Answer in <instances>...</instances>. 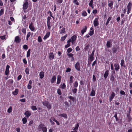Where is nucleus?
Listing matches in <instances>:
<instances>
[{
	"label": "nucleus",
	"mask_w": 132,
	"mask_h": 132,
	"mask_svg": "<svg viewBox=\"0 0 132 132\" xmlns=\"http://www.w3.org/2000/svg\"><path fill=\"white\" fill-rule=\"evenodd\" d=\"M77 38V36L74 35L71 37L68 40V42H71L72 44H74L75 43Z\"/></svg>",
	"instance_id": "1"
},
{
	"label": "nucleus",
	"mask_w": 132,
	"mask_h": 132,
	"mask_svg": "<svg viewBox=\"0 0 132 132\" xmlns=\"http://www.w3.org/2000/svg\"><path fill=\"white\" fill-rule=\"evenodd\" d=\"M42 103L43 105L45 106L47 108L49 109H51V104L49 103V102L48 101H44L42 102Z\"/></svg>",
	"instance_id": "2"
},
{
	"label": "nucleus",
	"mask_w": 132,
	"mask_h": 132,
	"mask_svg": "<svg viewBox=\"0 0 132 132\" xmlns=\"http://www.w3.org/2000/svg\"><path fill=\"white\" fill-rule=\"evenodd\" d=\"M75 68L76 70L78 71L80 70V65L79 62H77L75 65Z\"/></svg>",
	"instance_id": "3"
},
{
	"label": "nucleus",
	"mask_w": 132,
	"mask_h": 132,
	"mask_svg": "<svg viewBox=\"0 0 132 132\" xmlns=\"http://www.w3.org/2000/svg\"><path fill=\"white\" fill-rule=\"evenodd\" d=\"M98 19V18H96L94 21L93 24L95 27H96L99 25Z\"/></svg>",
	"instance_id": "4"
},
{
	"label": "nucleus",
	"mask_w": 132,
	"mask_h": 132,
	"mask_svg": "<svg viewBox=\"0 0 132 132\" xmlns=\"http://www.w3.org/2000/svg\"><path fill=\"white\" fill-rule=\"evenodd\" d=\"M28 6V0H25L23 2V8H27Z\"/></svg>",
	"instance_id": "5"
},
{
	"label": "nucleus",
	"mask_w": 132,
	"mask_h": 132,
	"mask_svg": "<svg viewBox=\"0 0 132 132\" xmlns=\"http://www.w3.org/2000/svg\"><path fill=\"white\" fill-rule=\"evenodd\" d=\"M115 95V93L113 92L112 93L110 96L109 97V100L111 102L112 100Z\"/></svg>",
	"instance_id": "6"
},
{
	"label": "nucleus",
	"mask_w": 132,
	"mask_h": 132,
	"mask_svg": "<svg viewBox=\"0 0 132 132\" xmlns=\"http://www.w3.org/2000/svg\"><path fill=\"white\" fill-rule=\"evenodd\" d=\"M29 28L31 31H35V28L33 25V23L31 22L29 26Z\"/></svg>",
	"instance_id": "7"
},
{
	"label": "nucleus",
	"mask_w": 132,
	"mask_h": 132,
	"mask_svg": "<svg viewBox=\"0 0 132 132\" xmlns=\"http://www.w3.org/2000/svg\"><path fill=\"white\" fill-rule=\"evenodd\" d=\"M119 49V47L118 46H116V47H114L112 48V52L113 53H117Z\"/></svg>",
	"instance_id": "8"
},
{
	"label": "nucleus",
	"mask_w": 132,
	"mask_h": 132,
	"mask_svg": "<svg viewBox=\"0 0 132 132\" xmlns=\"http://www.w3.org/2000/svg\"><path fill=\"white\" fill-rule=\"evenodd\" d=\"M21 41V39L18 36L15 37V39L14 42L17 43H19Z\"/></svg>",
	"instance_id": "9"
},
{
	"label": "nucleus",
	"mask_w": 132,
	"mask_h": 132,
	"mask_svg": "<svg viewBox=\"0 0 132 132\" xmlns=\"http://www.w3.org/2000/svg\"><path fill=\"white\" fill-rule=\"evenodd\" d=\"M10 68V66L9 65H7L5 72V75H8L9 74V69Z\"/></svg>",
	"instance_id": "10"
},
{
	"label": "nucleus",
	"mask_w": 132,
	"mask_h": 132,
	"mask_svg": "<svg viewBox=\"0 0 132 132\" xmlns=\"http://www.w3.org/2000/svg\"><path fill=\"white\" fill-rule=\"evenodd\" d=\"M59 32L60 34H65V28L62 27V28L60 30Z\"/></svg>",
	"instance_id": "11"
},
{
	"label": "nucleus",
	"mask_w": 132,
	"mask_h": 132,
	"mask_svg": "<svg viewBox=\"0 0 132 132\" xmlns=\"http://www.w3.org/2000/svg\"><path fill=\"white\" fill-rule=\"evenodd\" d=\"M112 42L110 41H108L107 42L106 44V46L107 48H110L111 47L112 45Z\"/></svg>",
	"instance_id": "12"
},
{
	"label": "nucleus",
	"mask_w": 132,
	"mask_h": 132,
	"mask_svg": "<svg viewBox=\"0 0 132 132\" xmlns=\"http://www.w3.org/2000/svg\"><path fill=\"white\" fill-rule=\"evenodd\" d=\"M56 79V77L55 76H53L52 78L51 79L50 81L51 83H53L54 82Z\"/></svg>",
	"instance_id": "13"
},
{
	"label": "nucleus",
	"mask_w": 132,
	"mask_h": 132,
	"mask_svg": "<svg viewBox=\"0 0 132 132\" xmlns=\"http://www.w3.org/2000/svg\"><path fill=\"white\" fill-rule=\"evenodd\" d=\"M114 67L115 68V69L116 71H118L119 69V64L117 63H116L114 64Z\"/></svg>",
	"instance_id": "14"
},
{
	"label": "nucleus",
	"mask_w": 132,
	"mask_h": 132,
	"mask_svg": "<svg viewBox=\"0 0 132 132\" xmlns=\"http://www.w3.org/2000/svg\"><path fill=\"white\" fill-rule=\"evenodd\" d=\"M24 114L26 115V117H28L30 116L31 115V113L30 112L27 111L25 112Z\"/></svg>",
	"instance_id": "15"
},
{
	"label": "nucleus",
	"mask_w": 132,
	"mask_h": 132,
	"mask_svg": "<svg viewBox=\"0 0 132 132\" xmlns=\"http://www.w3.org/2000/svg\"><path fill=\"white\" fill-rule=\"evenodd\" d=\"M50 32H47L46 35L44 36L43 38V39L44 40H46L47 38H48L50 36Z\"/></svg>",
	"instance_id": "16"
},
{
	"label": "nucleus",
	"mask_w": 132,
	"mask_h": 132,
	"mask_svg": "<svg viewBox=\"0 0 132 132\" xmlns=\"http://www.w3.org/2000/svg\"><path fill=\"white\" fill-rule=\"evenodd\" d=\"M94 33V30L93 28L92 27H91L90 29V31L89 33V35L90 36H92Z\"/></svg>",
	"instance_id": "17"
},
{
	"label": "nucleus",
	"mask_w": 132,
	"mask_h": 132,
	"mask_svg": "<svg viewBox=\"0 0 132 132\" xmlns=\"http://www.w3.org/2000/svg\"><path fill=\"white\" fill-rule=\"evenodd\" d=\"M61 76H60L58 75L57 76V81L56 83L57 84H59L61 82Z\"/></svg>",
	"instance_id": "18"
},
{
	"label": "nucleus",
	"mask_w": 132,
	"mask_h": 132,
	"mask_svg": "<svg viewBox=\"0 0 132 132\" xmlns=\"http://www.w3.org/2000/svg\"><path fill=\"white\" fill-rule=\"evenodd\" d=\"M59 116L63 117L65 119H67V114L65 113L60 114L59 115Z\"/></svg>",
	"instance_id": "19"
},
{
	"label": "nucleus",
	"mask_w": 132,
	"mask_h": 132,
	"mask_svg": "<svg viewBox=\"0 0 132 132\" xmlns=\"http://www.w3.org/2000/svg\"><path fill=\"white\" fill-rule=\"evenodd\" d=\"M95 93L94 89L93 88L92 89L90 95L92 96H94L95 95Z\"/></svg>",
	"instance_id": "20"
},
{
	"label": "nucleus",
	"mask_w": 132,
	"mask_h": 132,
	"mask_svg": "<svg viewBox=\"0 0 132 132\" xmlns=\"http://www.w3.org/2000/svg\"><path fill=\"white\" fill-rule=\"evenodd\" d=\"M109 72L108 70H107L105 72L104 75V77L105 79L106 78L108 77L109 75Z\"/></svg>",
	"instance_id": "21"
},
{
	"label": "nucleus",
	"mask_w": 132,
	"mask_h": 132,
	"mask_svg": "<svg viewBox=\"0 0 132 132\" xmlns=\"http://www.w3.org/2000/svg\"><path fill=\"white\" fill-rule=\"evenodd\" d=\"M44 73L43 71L39 73V76L40 78L41 79H42L43 78L44 76Z\"/></svg>",
	"instance_id": "22"
},
{
	"label": "nucleus",
	"mask_w": 132,
	"mask_h": 132,
	"mask_svg": "<svg viewBox=\"0 0 132 132\" xmlns=\"http://www.w3.org/2000/svg\"><path fill=\"white\" fill-rule=\"evenodd\" d=\"M18 93V89H15V91L13 92L12 94L14 95H17Z\"/></svg>",
	"instance_id": "23"
},
{
	"label": "nucleus",
	"mask_w": 132,
	"mask_h": 132,
	"mask_svg": "<svg viewBox=\"0 0 132 132\" xmlns=\"http://www.w3.org/2000/svg\"><path fill=\"white\" fill-rule=\"evenodd\" d=\"M67 35L66 34L64 36H62L61 37V38L60 39V40L61 41H64L66 38L67 37Z\"/></svg>",
	"instance_id": "24"
},
{
	"label": "nucleus",
	"mask_w": 132,
	"mask_h": 132,
	"mask_svg": "<svg viewBox=\"0 0 132 132\" xmlns=\"http://www.w3.org/2000/svg\"><path fill=\"white\" fill-rule=\"evenodd\" d=\"M79 126V125L78 123H77V124H76L75 126V127L73 129V130L77 131L78 129Z\"/></svg>",
	"instance_id": "25"
},
{
	"label": "nucleus",
	"mask_w": 132,
	"mask_h": 132,
	"mask_svg": "<svg viewBox=\"0 0 132 132\" xmlns=\"http://www.w3.org/2000/svg\"><path fill=\"white\" fill-rule=\"evenodd\" d=\"M54 56L53 53H50V54L49 57L50 60L53 59H54Z\"/></svg>",
	"instance_id": "26"
},
{
	"label": "nucleus",
	"mask_w": 132,
	"mask_h": 132,
	"mask_svg": "<svg viewBox=\"0 0 132 132\" xmlns=\"http://www.w3.org/2000/svg\"><path fill=\"white\" fill-rule=\"evenodd\" d=\"M87 27L85 26V28H84L81 31V33L82 34H84V33L86 32L87 30Z\"/></svg>",
	"instance_id": "27"
},
{
	"label": "nucleus",
	"mask_w": 132,
	"mask_h": 132,
	"mask_svg": "<svg viewBox=\"0 0 132 132\" xmlns=\"http://www.w3.org/2000/svg\"><path fill=\"white\" fill-rule=\"evenodd\" d=\"M113 2L112 1H109V6L110 7H111L113 5Z\"/></svg>",
	"instance_id": "28"
},
{
	"label": "nucleus",
	"mask_w": 132,
	"mask_h": 132,
	"mask_svg": "<svg viewBox=\"0 0 132 132\" xmlns=\"http://www.w3.org/2000/svg\"><path fill=\"white\" fill-rule=\"evenodd\" d=\"M47 25L48 27V29H50L51 28L50 21H49V22H47Z\"/></svg>",
	"instance_id": "29"
},
{
	"label": "nucleus",
	"mask_w": 132,
	"mask_h": 132,
	"mask_svg": "<svg viewBox=\"0 0 132 132\" xmlns=\"http://www.w3.org/2000/svg\"><path fill=\"white\" fill-rule=\"evenodd\" d=\"M30 51L31 50L30 49H29L28 50L27 54V57H30Z\"/></svg>",
	"instance_id": "30"
},
{
	"label": "nucleus",
	"mask_w": 132,
	"mask_h": 132,
	"mask_svg": "<svg viewBox=\"0 0 132 132\" xmlns=\"http://www.w3.org/2000/svg\"><path fill=\"white\" fill-rule=\"evenodd\" d=\"M44 126V124H42V123H40L38 126V127L39 129H42L43 128Z\"/></svg>",
	"instance_id": "31"
},
{
	"label": "nucleus",
	"mask_w": 132,
	"mask_h": 132,
	"mask_svg": "<svg viewBox=\"0 0 132 132\" xmlns=\"http://www.w3.org/2000/svg\"><path fill=\"white\" fill-rule=\"evenodd\" d=\"M22 121L23 123L25 124L27 122V120L26 118L24 117L22 119Z\"/></svg>",
	"instance_id": "32"
},
{
	"label": "nucleus",
	"mask_w": 132,
	"mask_h": 132,
	"mask_svg": "<svg viewBox=\"0 0 132 132\" xmlns=\"http://www.w3.org/2000/svg\"><path fill=\"white\" fill-rule=\"evenodd\" d=\"M93 55H90L89 57V60L91 62L94 59V57Z\"/></svg>",
	"instance_id": "33"
},
{
	"label": "nucleus",
	"mask_w": 132,
	"mask_h": 132,
	"mask_svg": "<svg viewBox=\"0 0 132 132\" xmlns=\"http://www.w3.org/2000/svg\"><path fill=\"white\" fill-rule=\"evenodd\" d=\"M93 0H91L89 4V6H90V7L92 8L93 7Z\"/></svg>",
	"instance_id": "34"
},
{
	"label": "nucleus",
	"mask_w": 132,
	"mask_h": 132,
	"mask_svg": "<svg viewBox=\"0 0 132 132\" xmlns=\"http://www.w3.org/2000/svg\"><path fill=\"white\" fill-rule=\"evenodd\" d=\"M29 68H26L25 72H26V73L27 75H28L29 73Z\"/></svg>",
	"instance_id": "35"
},
{
	"label": "nucleus",
	"mask_w": 132,
	"mask_h": 132,
	"mask_svg": "<svg viewBox=\"0 0 132 132\" xmlns=\"http://www.w3.org/2000/svg\"><path fill=\"white\" fill-rule=\"evenodd\" d=\"M74 78V77L73 76H71L70 77V82L71 83L73 82V79Z\"/></svg>",
	"instance_id": "36"
},
{
	"label": "nucleus",
	"mask_w": 132,
	"mask_h": 132,
	"mask_svg": "<svg viewBox=\"0 0 132 132\" xmlns=\"http://www.w3.org/2000/svg\"><path fill=\"white\" fill-rule=\"evenodd\" d=\"M12 111V108L11 106H10L8 109L7 112L9 113H11Z\"/></svg>",
	"instance_id": "37"
},
{
	"label": "nucleus",
	"mask_w": 132,
	"mask_h": 132,
	"mask_svg": "<svg viewBox=\"0 0 132 132\" xmlns=\"http://www.w3.org/2000/svg\"><path fill=\"white\" fill-rule=\"evenodd\" d=\"M87 13L85 11L83 12L82 13V15L84 16H87Z\"/></svg>",
	"instance_id": "38"
},
{
	"label": "nucleus",
	"mask_w": 132,
	"mask_h": 132,
	"mask_svg": "<svg viewBox=\"0 0 132 132\" xmlns=\"http://www.w3.org/2000/svg\"><path fill=\"white\" fill-rule=\"evenodd\" d=\"M43 132H47V129L45 127H44L42 129Z\"/></svg>",
	"instance_id": "39"
},
{
	"label": "nucleus",
	"mask_w": 132,
	"mask_h": 132,
	"mask_svg": "<svg viewBox=\"0 0 132 132\" xmlns=\"http://www.w3.org/2000/svg\"><path fill=\"white\" fill-rule=\"evenodd\" d=\"M31 109L34 110L35 111L37 110V108L36 106H32L31 107Z\"/></svg>",
	"instance_id": "40"
},
{
	"label": "nucleus",
	"mask_w": 132,
	"mask_h": 132,
	"mask_svg": "<svg viewBox=\"0 0 132 132\" xmlns=\"http://www.w3.org/2000/svg\"><path fill=\"white\" fill-rule=\"evenodd\" d=\"M78 83L77 81H76L74 84V87L75 88H76L78 87Z\"/></svg>",
	"instance_id": "41"
},
{
	"label": "nucleus",
	"mask_w": 132,
	"mask_h": 132,
	"mask_svg": "<svg viewBox=\"0 0 132 132\" xmlns=\"http://www.w3.org/2000/svg\"><path fill=\"white\" fill-rule=\"evenodd\" d=\"M111 17H109L108 18V20H107L106 23V25H107L108 24L110 21L111 19Z\"/></svg>",
	"instance_id": "42"
},
{
	"label": "nucleus",
	"mask_w": 132,
	"mask_h": 132,
	"mask_svg": "<svg viewBox=\"0 0 132 132\" xmlns=\"http://www.w3.org/2000/svg\"><path fill=\"white\" fill-rule=\"evenodd\" d=\"M67 44L65 46V48H67L69 47L70 45V42H68V40L67 41Z\"/></svg>",
	"instance_id": "43"
},
{
	"label": "nucleus",
	"mask_w": 132,
	"mask_h": 132,
	"mask_svg": "<svg viewBox=\"0 0 132 132\" xmlns=\"http://www.w3.org/2000/svg\"><path fill=\"white\" fill-rule=\"evenodd\" d=\"M72 48H69L67 50V52L68 53H69L70 52H71L72 51Z\"/></svg>",
	"instance_id": "44"
},
{
	"label": "nucleus",
	"mask_w": 132,
	"mask_h": 132,
	"mask_svg": "<svg viewBox=\"0 0 132 132\" xmlns=\"http://www.w3.org/2000/svg\"><path fill=\"white\" fill-rule=\"evenodd\" d=\"M66 87V85L64 83H63L61 86V88L62 89H64Z\"/></svg>",
	"instance_id": "45"
},
{
	"label": "nucleus",
	"mask_w": 132,
	"mask_h": 132,
	"mask_svg": "<svg viewBox=\"0 0 132 132\" xmlns=\"http://www.w3.org/2000/svg\"><path fill=\"white\" fill-rule=\"evenodd\" d=\"M132 5V4L130 2L129 3L127 6L128 8H130L131 7Z\"/></svg>",
	"instance_id": "46"
},
{
	"label": "nucleus",
	"mask_w": 132,
	"mask_h": 132,
	"mask_svg": "<svg viewBox=\"0 0 132 132\" xmlns=\"http://www.w3.org/2000/svg\"><path fill=\"white\" fill-rule=\"evenodd\" d=\"M23 48L24 49L27 50L28 49V47L27 45H24L23 46Z\"/></svg>",
	"instance_id": "47"
},
{
	"label": "nucleus",
	"mask_w": 132,
	"mask_h": 132,
	"mask_svg": "<svg viewBox=\"0 0 132 132\" xmlns=\"http://www.w3.org/2000/svg\"><path fill=\"white\" fill-rule=\"evenodd\" d=\"M67 55H68L70 57H72L73 56V54L71 53H70L69 54H67Z\"/></svg>",
	"instance_id": "48"
},
{
	"label": "nucleus",
	"mask_w": 132,
	"mask_h": 132,
	"mask_svg": "<svg viewBox=\"0 0 132 132\" xmlns=\"http://www.w3.org/2000/svg\"><path fill=\"white\" fill-rule=\"evenodd\" d=\"M50 121L52 125H54L55 124V123L52 120V119L51 118L50 119Z\"/></svg>",
	"instance_id": "49"
},
{
	"label": "nucleus",
	"mask_w": 132,
	"mask_h": 132,
	"mask_svg": "<svg viewBox=\"0 0 132 132\" xmlns=\"http://www.w3.org/2000/svg\"><path fill=\"white\" fill-rule=\"evenodd\" d=\"M4 11L3 9H1L0 12V16L1 15L3 14Z\"/></svg>",
	"instance_id": "50"
},
{
	"label": "nucleus",
	"mask_w": 132,
	"mask_h": 132,
	"mask_svg": "<svg viewBox=\"0 0 132 132\" xmlns=\"http://www.w3.org/2000/svg\"><path fill=\"white\" fill-rule=\"evenodd\" d=\"M38 40L39 42H41L42 41V39L40 36H39L38 38Z\"/></svg>",
	"instance_id": "51"
},
{
	"label": "nucleus",
	"mask_w": 132,
	"mask_h": 132,
	"mask_svg": "<svg viewBox=\"0 0 132 132\" xmlns=\"http://www.w3.org/2000/svg\"><path fill=\"white\" fill-rule=\"evenodd\" d=\"M57 93L59 95H61V90L60 89H58L57 90Z\"/></svg>",
	"instance_id": "52"
},
{
	"label": "nucleus",
	"mask_w": 132,
	"mask_h": 132,
	"mask_svg": "<svg viewBox=\"0 0 132 132\" xmlns=\"http://www.w3.org/2000/svg\"><path fill=\"white\" fill-rule=\"evenodd\" d=\"M120 94L122 95H125V92L123 90H121L120 92Z\"/></svg>",
	"instance_id": "53"
},
{
	"label": "nucleus",
	"mask_w": 132,
	"mask_h": 132,
	"mask_svg": "<svg viewBox=\"0 0 132 132\" xmlns=\"http://www.w3.org/2000/svg\"><path fill=\"white\" fill-rule=\"evenodd\" d=\"M114 79V77L113 76H111V78H110V80H111L113 81Z\"/></svg>",
	"instance_id": "54"
},
{
	"label": "nucleus",
	"mask_w": 132,
	"mask_h": 132,
	"mask_svg": "<svg viewBox=\"0 0 132 132\" xmlns=\"http://www.w3.org/2000/svg\"><path fill=\"white\" fill-rule=\"evenodd\" d=\"M124 63V61L123 60H122L121 61V62L120 63L121 65V66H123V64Z\"/></svg>",
	"instance_id": "55"
},
{
	"label": "nucleus",
	"mask_w": 132,
	"mask_h": 132,
	"mask_svg": "<svg viewBox=\"0 0 132 132\" xmlns=\"http://www.w3.org/2000/svg\"><path fill=\"white\" fill-rule=\"evenodd\" d=\"M8 81L9 82V83L10 84H12L13 82V81L12 79H10Z\"/></svg>",
	"instance_id": "56"
},
{
	"label": "nucleus",
	"mask_w": 132,
	"mask_h": 132,
	"mask_svg": "<svg viewBox=\"0 0 132 132\" xmlns=\"http://www.w3.org/2000/svg\"><path fill=\"white\" fill-rule=\"evenodd\" d=\"M22 31L23 33L24 34H26V29L24 28H23L22 29Z\"/></svg>",
	"instance_id": "57"
},
{
	"label": "nucleus",
	"mask_w": 132,
	"mask_h": 132,
	"mask_svg": "<svg viewBox=\"0 0 132 132\" xmlns=\"http://www.w3.org/2000/svg\"><path fill=\"white\" fill-rule=\"evenodd\" d=\"M77 89H76V88H74V89H72V91L73 93H75L77 91Z\"/></svg>",
	"instance_id": "58"
},
{
	"label": "nucleus",
	"mask_w": 132,
	"mask_h": 132,
	"mask_svg": "<svg viewBox=\"0 0 132 132\" xmlns=\"http://www.w3.org/2000/svg\"><path fill=\"white\" fill-rule=\"evenodd\" d=\"M68 98L72 100L73 101H74V98L72 96H69L68 97Z\"/></svg>",
	"instance_id": "59"
},
{
	"label": "nucleus",
	"mask_w": 132,
	"mask_h": 132,
	"mask_svg": "<svg viewBox=\"0 0 132 132\" xmlns=\"http://www.w3.org/2000/svg\"><path fill=\"white\" fill-rule=\"evenodd\" d=\"M57 2L59 4L63 2V0H56Z\"/></svg>",
	"instance_id": "60"
},
{
	"label": "nucleus",
	"mask_w": 132,
	"mask_h": 132,
	"mask_svg": "<svg viewBox=\"0 0 132 132\" xmlns=\"http://www.w3.org/2000/svg\"><path fill=\"white\" fill-rule=\"evenodd\" d=\"M71 71V69L70 68H68L67 69L66 72H70Z\"/></svg>",
	"instance_id": "61"
},
{
	"label": "nucleus",
	"mask_w": 132,
	"mask_h": 132,
	"mask_svg": "<svg viewBox=\"0 0 132 132\" xmlns=\"http://www.w3.org/2000/svg\"><path fill=\"white\" fill-rule=\"evenodd\" d=\"M22 76L21 75H20L18 77L17 80H20Z\"/></svg>",
	"instance_id": "62"
},
{
	"label": "nucleus",
	"mask_w": 132,
	"mask_h": 132,
	"mask_svg": "<svg viewBox=\"0 0 132 132\" xmlns=\"http://www.w3.org/2000/svg\"><path fill=\"white\" fill-rule=\"evenodd\" d=\"M6 36L5 35H4L3 36H1L0 37V38L2 40L4 39L5 38V37Z\"/></svg>",
	"instance_id": "63"
},
{
	"label": "nucleus",
	"mask_w": 132,
	"mask_h": 132,
	"mask_svg": "<svg viewBox=\"0 0 132 132\" xmlns=\"http://www.w3.org/2000/svg\"><path fill=\"white\" fill-rule=\"evenodd\" d=\"M27 88L28 89H31L32 88L31 85L29 84H28L27 86Z\"/></svg>",
	"instance_id": "64"
}]
</instances>
